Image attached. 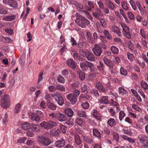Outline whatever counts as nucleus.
<instances>
[{
  "instance_id": "obj_1",
  "label": "nucleus",
  "mask_w": 148,
  "mask_h": 148,
  "mask_svg": "<svg viewBox=\"0 0 148 148\" xmlns=\"http://www.w3.org/2000/svg\"><path fill=\"white\" fill-rule=\"evenodd\" d=\"M1 98V106L5 109L9 108L10 106L9 96L5 95L4 93H0V98Z\"/></svg>"
},
{
  "instance_id": "obj_2",
  "label": "nucleus",
  "mask_w": 148,
  "mask_h": 148,
  "mask_svg": "<svg viewBox=\"0 0 148 148\" xmlns=\"http://www.w3.org/2000/svg\"><path fill=\"white\" fill-rule=\"evenodd\" d=\"M76 23L81 27L84 28H86L87 26L90 24V21L85 17H81L80 18H77L75 20Z\"/></svg>"
},
{
  "instance_id": "obj_3",
  "label": "nucleus",
  "mask_w": 148,
  "mask_h": 148,
  "mask_svg": "<svg viewBox=\"0 0 148 148\" xmlns=\"http://www.w3.org/2000/svg\"><path fill=\"white\" fill-rule=\"evenodd\" d=\"M80 67L83 71H86L89 68L90 71L93 72L95 69L94 65L91 62L86 61L85 63L80 64Z\"/></svg>"
},
{
  "instance_id": "obj_4",
  "label": "nucleus",
  "mask_w": 148,
  "mask_h": 148,
  "mask_svg": "<svg viewBox=\"0 0 148 148\" xmlns=\"http://www.w3.org/2000/svg\"><path fill=\"white\" fill-rule=\"evenodd\" d=\"M40 126L44 129L49 130L53 128L56 125V123L54 121H50L49 122L43 121L40 124Z\"/></svg>"
},
{
  "instance_id": "obj_5",
  "label": "nucleus",
  "mask_w": 148,
  "mask_h": 148,
  "mask_svg": "<svg viewBox=\"0 0 148 148\" xmlns=\"http://www.w3.org/2000/svg\"><path fill=\"white\" fill-rule=\"evenodd\" d=\"M38 142L42 145L47 146L51 143V140L49 138L43 136H39L38 137Z\"/></svg>"
},
{
  "instance_id": "obj_6",
  "label": "nucleus",
  "mask_w": 148,
  "mask_h": 148,
  "mask_svg": "<svg viewBox=\"0 0 148 148\" xmlns=\"http://www.w3.org/2000/svg\"><path fill=\"white\" fill-rule=\"evenodd\" d=\"M92 50L94 54L97 57H99L101 56L103 51L101 46L97 44L94 45Z\"/></svg>"
},
{
  "instance_id": "obj_7",
  "label": "nucleus",
  "mask_w": 148,
  "mask_h": 148,
  "mask_svg": "<svg viewBox=\"0 0 148 148\" xmlns=\"http://www.w3.org/2000/svg\"><path fill=\"white\" fill-rule=\"evenodd\" d=\"M52 97L58 104L62 106L64 103V100L62 96L59 93H53L51 95Z\"/></svg>"
},
{
  "instance_id": "obj_8",
  "label": "nucleus",
  "mask_w": 148,
  "mask_h": 148,
  "mask_svg": "<svg viewBox=\"0 0 148 148\" xmlns=\"http://www.w3.org/2000/svg\"><path fill=\"white\" fill-rule=\"evenodd\" d=\"M79 94V93H70L67 96V98L73 104H74L76 103L77 98Z\"/></svg>"
},
{
  "instance_id": "obj_9",
  "label": "nucleus",
  "mask_w": 148,
  "mask_h": 148,
  "mask_svg": "<svg viewBox=\"0 0 148 148\" xmlns=\"http://www.w3.org/2000/svg\"><path fill=\"white\" fill-rule=\"evenodd\" d=\"M3 2L15 9H17L18 5L17 2L14 0H3Z\"/></svg>"
},
{
  "instance_id": "obj_10",
  "label": "nucleus",
  "mask_w": 148,
  "mask_h": 148,
  "mask_svg": "<svg viewBox=\"0 0 148 148\" xmlns=\"http://www.w3.org/2000/svg\"><path fill=\"white\" fill-rule=\"evenodd\" d=\"M70 51L71 55L75 60L79 61H81L82 60V58L76 51L72 49Z\"/></svg>"
},
{
  "instance_id": "obj_11",
  "label": "nucleus",
  "mask_w": 148,
  "mask_h": 148,
  "mask_svg": "<svg viewBox=\"0 0 148 148\" xmlns=\"http://www.w3.org/2000/svg\"><path fill=\"white\" fill-rule=\"evenodd\" d=\"M68 66L72 69H75L76 67V64L75 61L71 59L68 60L67 61Z\"/></svg>"
},
{
  "instance_id": "obj_12",
  "label": "nucleus",
  "mask_w": 148,
  "mask_h": 148,
  "mask_svg": "<svg viewBox=\"0 0 148 148\" xmlns=\"http://www.w3.org/2000/svg\"><path fill=\"white\" fill-rule=\"evenodd\" d=\"M87 59L90 61H94L95 60V58L93 54L90 52L87 51L85 56Z\"/></svg>"
},
{
  "instance_id": "obj_13",
  "label": "nucleus",
  "mask_w": 148,
  "mask_h": 148,
  "mask_svg": "<svg viewBox=\"0 0 148 148\" xmlns=\"http://www.w3.org/2000/svg\"><path fill=\"white\" fill-rule=\"evenodd\" d=\"M16 16L13 15H12L4 16L2 18V20L3 21H11L16 19Z\"/></svg>"
},
{
  "instance_id": "obj_14",
  "label": "nucleus",
  "mask_w": 148,
  "mask_h": 148,
  "mask_svg": "<svg viewBox=\"0 0 148 148\" xmlns=\"http://www.w3.org/2000/svg\"><path fill=\"white\" fill-rule=\"evenodd\" d=\"M65 143V141L64 139L61 138L56 142L55 146L57 147H61L64 145Z\"/></svg>"
},
{
  "instance_id": "obj_15",
  "label": "nucleus",
  "mask_w": 148,
  "mask_h": 148,
  "mask_svg": "<svg viewBox=\"0 0 148 148\" xmlns=\"http://www.w3.org/2000/svg\"><path fill=\"white\" fill-rule=\"evenodd\" d=\"M112 31L116 33L119 36L121 37L122 36V33L120 31L119 28L116 26H113L111 27Z\"/></svg>"
},
{
  "instance_id": "obj_16",
  "label": "nucleus",
  "mask_w": 148,
  "mask_h": 148,
  "mask_svg": "<svg viewBox=\"0 0 148 148\" xmlns=\"http://www.w3.org/2000/svg\"><path fill=\"white\" fill-rule=\"evenodd\" d=\"M92 14L97 19H100V16H103V14L100 9H98L96 12H93Z\"/></svg>"
},
{
  "instance_id": "obj_17",
  "label": "nucleus",
  "mask_w": 148,
  "mask_h": 148,
  "mask_svg": "<svg viewBox=\"0 0 148 148\" xmlns=\"http://www.w3.org/2000/svg\"><path fill=\"white\" fill-rule=\"evenodd\" d=\"M106 7L109 9L112 10H113L115 7L114 5L110 0H108L106 1Z\"/></svg>"
},
{
  "instance_id": "obj_18",
  "label": "nucleus",
  "mask_w": 148,
  "mask_h": 148,
  "mask_svg": "<svg viewBox=\"0 0 148 148\" xmlns=\"http://www.w3.org/2000/svg\"><path fill=\"white\" fill-rule=\"evenodd\" d=\"M57 116L58 117V120L60 122L65 121L66 119V117L63 114L60 113L57 114Z\"/></svg>"
},
{
  "instance_id": "obj_19",
  "label": "nucleus",
  "mask_w": 148,
  "mask_h": 148,
  "mask_svg": "<svg viewBox=\"0 0 148 148\" xmlns=\"http://www.w3.org/2000/svg\"><path fill=\"white\" fill-rule=\"evenodd\" d=\"M29 117L32 121H35L36 122L39 121L41 118L39 115L33 114H32Z\"/></svg>"
},
{
  "instance_id": "obj_20",
  "label": "nucleus",
  "mask_w": 148,
  "mask_h": 148,
  "mask_svg": "<svg viewBox=\"0 0 148 148\" xmlns=\"http://www.w3.org/2000/svg\"><path fill=\"white\" fill-rule=\"evenodd\" d=\"M31 127V124L27 122L24 123L21 125L22 129L25 130H28Z\"/></svg>"
},
{
  "instance_id": "obj_21",
  "label": "nucleus",
  "mask_w": 148,
  "mask_h": 148,
  "mask_svg": "<svg viewBox=\"0 0 148 148\" xmlns=\"http://www.w3.org/2000/svg\"><path fill=\"white\" fill-rule=\"evenodd\" d=\"M65 41L64 37L63 36L61 35L60 38V41L58 43V47H61L63 46V44H66L64 43Z\"/></svg>"
},
{
  "instance_id": "obj_22",
  "label": "nucleus",
  "mask_w": 148,
  "mask_h": 148,
  "mask_svg": "<svg viewBox=\"0 0 148 148\" xmlns=\"http://www.w3.org/2000/svg\"><path fill=\"white\" fill-rule=\"evenodd\" d=\"M75 142L76 145H79L82 143V141L79 136L77 134L75 135Z\"/></svg>"
},
{
  "instance_id": "obj_23",
  "label": "nucleus",
  "mask_w": 148,
  "mask_h": 148,
  "mask_svg": "<svg viewBox=\"0 0 148 148\" xmlns=\"http://www.w3.org/2000/svg\"><path fill=\"white\" fill-rule=\"evenodd\" d=\"M64 111L65 114L69 117L72 116L73 114V112L71 108H66Z\"/></svg>"
},
{
  "instance_id": "obj_24",
  "label": "nucleus",
  "mask_w": 148,
  "mask_h": 148,
  "mask_svg": "<svg viewBox=\"0 0 148 148\" xmlns=\"http://www.w3.org/2000/svg\"><path fill=\"white\" fill-rule=\"evenodd\" d=\"M96 86L97 88L99 90V92L101 91L103 92L105 91L104 88L100 82H99L96 84Z\"/></svg>"
},
{
  "instance_id": "obj_25",
  "label": "nucleus",
  "mask_w": 148,
  "mask_h": 148,
  "mask_svg": "<svg viewBox=\"0 0 148 148\" xmlns=\"http://www.w3.org/2000/svg\"><path fill=\"white\" fill-rule=\"evenodd\" d=\"M107 124L110 127H112L116 124L115 120L113 118L110 119L107 121Z\"/></svg>"
},
{
  "instance_id": "obj_26",
  "label": "nucleus",
  "mask_w": 148,
  "mask_h": 148,
  "mask_svg": "<svg viewBox=\"0 0 148 148\" xmlns=\"http://www.w3.org/2000/svg\"><path fill=\"white\" fill-rule=\"evenodd\" d=\"M103 60L104 61L105 64L107 66L109 67V69H111V68H112V63L111 61L108 60L106 57H104V58H103Z\"/></svg>"
},
{
  "instance_id": "obj_27",
  "label": "nucleus",
  "mask_w": 148,
  "mask_h": 148,
  "mask_svg": "<svg viewBox=\"0 0 148 148\" xmlns=\"http://www.w3.org/2000/svg\"><path fill=\"white\" fill-rule=\"evenodd\" d=\"M121 137L125 140H127L129 143H134L135 142V140L125 135L122 136Z\"/></svg>"
},
{
  "instance_id": "obj_28",
  "label": "nucleus",
  "mask_w": 148,
  "mask_h": 148,
  "mask_svg": "<svg viewBox=\"0 0 148 148\" xmlns=\"http://www.w3.org/2000/svg\"><path fill=\"white\" fill-rule=\"evenodd\" d=\"M83 139L84 142L89 143H91L93 142L92 139L90 137L87 136H83Z\"/></svg>"
},
{
  "instance_id": "obj_29",
  "label": "nucleus",
  "mask_w": 148,
  "mask_h": 148,
  "mask_svg": "<svg viewBox=\"0 0 148 148\" xmlns=\"http://www.w3.org/2000/svg\"><path fill=\"white\" fill-rule=\"evenodd\" d=\"M77 73L80 79L82 81L84 80L85 78V73L81 71L78 72Z\"/></svg>"
},
{
  "instance_id": "obj_30",
  "label": "nucleus",
  "mask_w": 148,
  "mask_h": 148,
  "mask_svg": "<svg viewBox=\"0 0 148 148\" xmlns=\"http://www.w3.org/2000/svg\"><path fill=\"white\" fill-rule=\"evenodd\" d=\"M110 49L112 53L114 54H118L119 53V50L116 47L112 45L110 48Z\"/></svg>"
},
{
  "instance_id": "obj_31",
  "label": "nucleus",
  "mask_w": 148,
  "mask_h": 148,
  "mask_svg": "<svg viewBox=\"0 0 148 148\" xmlns=\"http://www.w3.org/2000/svg\"><path fill=\"white\" fill-rule=\"evenodd\" d=\"M100 101L101 103L107 104L109 103V101L107 97H103L100 100Z\"/></svg>"
},
{
  "instance_id": "obj_32",
  "label": "nucleus",
  "mask_w": 148,
  "mask_h": 148,
  "mask_svg": "<svg viewBox=\"0 0 148 148\" xmlns=\"http://www.w3.org/2000/svg\"><path fill=\"white\" fill-rule=\"evenodd\" d=\"M126 113L123 111H121L119 113V118L120 121H121L123 118L126 116Z\"/></svg>"
},
{
  "instance_id": "obj_33",
  "label": "nucleus",
  "mask_w": 148,
  "mask_h": 148,
  "mask_svg": "<svg viewBox=\"0 0 148 148\" xmlns=\"http://www.w3.org/2000/svg\"><path fill=\"white\" fill-rule=\"evenodd\" d=\"M138 140L140 142L143 143L144 142L146 141L147 139V137L145 136L140 135L138 137Z\"/></svg>"
},
{
  "instance_id": "obj_34",
  "label": "nucleus",
  "mask_w": 148,
  "mask_h": 148,
  "mask_svg": "<svg viewBox=\"0 0 148 148\" xmlns=\"http://www.w3.org/2000/svg\"><path fill=\"white\" fill-rule=\"evenodd\" d=\"M92 114L93 116L96 118L99 119L100 118V115L98 112L96 110H93L92 111Z\"/></svg>"
},
{
  "instance_id": "obj_35",
  "label": "nucleus",
  "mask_w": 148,
  "mask_h": 148,
  "mask_svg": "<svg viewBox=\"0 0 148 148\" xmlns=\"http://www.w3.org/2000/svg\"><path fill=\"white\" fill-rule=\"evenodd\" d=\"M32 130L33 131L35 132H38L40 130V127L39 125L32 124Z\"/></svg>"
},
{
  "instance_id": "obj_36",
  "label": "nucleus",
  "mask_w": 148,
  "mask_h": 148,
  "mask_svg": "<svg viewBox=\"0 0 148 148\" xmlns=\"http://www.w3.org/2000/svg\"><path fill=\"white\" fill-rule=\"evenodd\" d=\"M93 135L99 138H101L100 132L97 129H95L93 130Z\"/></svg>"
},
{
  "instance_id": "obj_37",
  "label": "nucleus",
  "mask_w": 148,
  "mask_h": 148,
  "mask_svg": "<svg viewBox=\"0 0 148 148\" xmlns=\"http://www.w3.org/2000/svg\"><path fill=\"white\" fill-rule=\"evenodd\" d=\"M8 13V11L5 10L3 6L0 5V14L5 15Z\"/></svg>"
},
{
  "instance_id": "obj_38",
  "label": "nucleus",
  "mask_w": 148,
  "mask_h": 148,
  "mask_svg": "<svg viewBox=\"0 0 148 148\" xmlns=\"http://www.w3.org/2000/svg\"><path fill=\"white\" fill-rule=\"evenodd\" d=\"M56 90H58L61 92H64L65 90V88L62 85L58 84L56 86Z\"/></svg>"
},
{
  "instance_id": "obj_39",
  "label": "nucleus",
  "mask_w": 148,
  "mask_h": 148,
  "mask_svg": "<svg viewBox=\"0 0 148 148\" xmlns=\"http://www.w3.org/2000/svg\"><path fill=\"white\" fill-rule=\"evenodd\" d=\"M105 66V65L100 62H99V64L97 66V68L101 71H103L104 70Z\"/></svg>"
},
{
  "instance_id": "obj_40",
  "label": "nucleus",
  "mask_w": 148,
  "mask_h": 148,
  "mask_svg": "<svg viewBox=\"0 0 148 148\" xmlns=\"http://www.w3.org/2000/svg\"><path fill=\"white\" fill-rule=\"evenodd\" d=\"M121 6L123 10H129V8L127 5V3L124 1L121 2Z\"/></svg>"
},
{
  "instance_id": "obj_41",
  "label": "nucleus",
  "mask_w": 148,
  "mask_h": 148,
  "mask_svg": "<svg viewBox=\"0 0 148 148\" xmlns=\"http://www.w3.org/2000/svg\"><path fill=\"white\" fill-rule=\"evenodd\" d=\"M47 105L48 108L52 110H55L56 109V106L50 102L48 103Z\"/></svg>"
},
{
  "instance_id": "obj_42",
  "label": "nucleus",
  "mask_w": 148,
  "mask_h": 148,
  "mask_svg": "<svg viewBox=\"0 0 148 148\" xmlns=\"http://www.w3.org/2000/svg\"><path fill=\"white\" fill-rule=\"evenodd\" d=\"M141 87L144 89L146 90L148 88V85L145 81H143L141 82Z\"/></svg>"
},
{
  "instance_id": "obj_43",
  "label": "nucleus",
  "mask_w": 148,
  "mask_h": 148,
  "mask_svg": "<svg viewBox=\"0 0 148 148\" xmlns=\"http://www.w3.org/2000/svg\"><path fill=\"white\" fill-rule=\"evenodd\" d=\"M57 81L59 82L64 83L65 82V79L61 75H59L57 78Z\"/></svg>"
},
{
  "instance_id": "obj_44",
  "label": "nucleus",
  "mask_w": 148,
  "mask_h": 148,
  "mask_svg": "<svg viewBox=\"0 0 148 148\" xmlns=\"http://www.w3.org/2000/svg\"><path fill=\"white\" fill-rule=\"evenodd\" d=\"M127 56L128 59L130 61H132L134 57V55L129 52H127Z\"/></svg>"
},
{
  "instance_id": "obj_45",
  "label": "nucleus",
  "mask_w": 148,
  "mask_h": 148,
  "mask_svg": "<svg viewBox=\"0 0 148 148\" xmlns=\"http://www.w3.org/2000/svg\"><path fill=\"white\" fill-rule=\"evenodd\" d=\"M78 115L80 117H86L87 116L86 114L84 111H80L77 112Z\"/></svg>"
},
{
  "instance_id": "obj_46",
  "label": "nucleus",
  "mask_w": 148,
  "mask_h": 148,
  "mask_svg": "<svg viewBox=\"0 0 148 148\" xmlns=\"http://www.w3.org/2000/svg\"><path fill=\"white\" fill-rule=\"evenodd\" d=\"M21 108V105L20 104H17L15 106L14 109L15 113H18L20 111Z\"/></svg>"
},
{
  "instance_id": "obj_47",
  "label": "nucleus",
  "mask_w": 148,
  "mask_h": 148,
  "mask_svg": "<svg viewBox=\"0 0 148 148\" xmlns=\"http://www.w3.org/2000/svg\"><path fill=\"white\" fill-rule=\"evenodd\" d=\"M89 88L86 85H84L82 88L81 89L82 92H90L89 90H88Z\"/></svg>"
},
{
  "instance_id": "obj_48",
  "label": "nucleus",
  "mask_w": 148,
  "mask_h": 148,
  "mask_svg": "<svg viewBox=\"0 0 148 148\" xmlns=\"http://www.w3.org/2000/svg\"><path fill=\"white\" fill-rule=\"evenodd\" d=\"M120 73L121 75H123L124 76L127 75V70L124 69L122 67H121L120 70Z\"/></svg>"
},
{
  "instance_id": "obj_49",
  "label": "nucleus",
  "mask_w": 148,
  "mask_h": 148,
  "mask_svg": "<svg viewBox=\"0 0 148 148\" xmlns=\"http://www.w3.org/2000/svg\"><path fill=\"white\" fill-rule=\"evenodd\" d=\"M132 107L134 110L139 112H141L142 110L137 105L133 104L132 105Z\"/></svg>"
},
{
  "instance_id": "obj_50",
  "label": "nucleus",
  "mask_w": 148,
  "mask_h": 148,
  "mask_svg": "<svg viewBox=\"0 0 148 148\" xmlns=\"http://www.w3.org/2000/svg\"><path fill=\"white\" fill-rule=\"evenodd\" d=\"M103 33L106 36V37L108 39H110L112 38V36L106 30H104L103 31Z\"/></svg>"
},
{
  "instance_id": "obj_51",
  "label": "nucleus",
  "mask_w": 148,
  "mask_h": 148,
  "mask_svg": "<svg viewBox=\"0 0 148 148\" xmlns=\"http://www.w3.org/2000/svg\"><path fill=\"white\" fill-rule=\"evenodd\" d=\"M66 123L70 126L73 125V119H69L66 122Z\"/></svg>"
},
{
  "instance_id": "obj_52",
  "label": "nucleus",
  "mask_w": 148,
  "mask_h": 148,
  "mask_svg": "<svg viewBox=\"0 0 148 148\" xmlns=\"http://www.w3.org/2000/svg\"><path fill=\"white\" fill-rule=\"evenodd\" d=\"M130 3L134 10H136V3H134L133 0H130L129 2Z\"/></svg>"
},
{
  "instance_id": "obj_53",
  "label": "nucleus",
  "mask_w": 148,
  "mask_h": 148,
  "mask_svg": "<svg viewBox=\"0 0 148 148\" xmlns=\"http://www.w3.org/2000/svg\"><path fill=\"white\" fill-rule=\"evenodd\" d=\"M92 37L94 43H95L98 38V34L96 32H95L93 34Z\"/></svg>"
},
{
  "instance_id": "obj_54",
  "label": "nucleus",
  "mask_w": 148,
  "mask_h": 148,
  "mask_svg": "<svg viewBox=\"0 0 148 148\" xmlns=\"http://www.w3.org/2000/svg\"><path fill=\"white\" fill-rule=\"evenodd\" d=\"M134 44L131 41H130L128 43V47L130 50H132L134 49Z\"/></svg>"
},
{
  "instance_id": "obj_55",
  "label": "nucleus",
  "mask_w": 148,
  "mask_h": 148,
  "mask_svg": "<svg viewBox=\"0 0 148 148\" xmlns=\"http://www.w3.org/2000/svg\"><path fill=\"white\" fill-rule=\"evenodd\" d=\"M88 5L89 6L90 8L89 10L91 11L92 9L94 7L93 3L91 1H88L87 3Z\"/></svg>"
},
{
  "instance_id": "obj_56",
  "label": "nucleus",
  "mask_w": 148,
  "mask_h": 148,
  "mask_svg": "<svg viewBox=\"0 0 148 148\" xmlns=\"http://www.w3.org/2000/svg\"><path fill=\"white\" fill-rule=\"evenodd\" d=\"M123 30L125 32V33L126 32H130V31L129 27L126 25L122 26Z\"/></svg>"
},
{
  "instance_id": "obj_57",
  "label": "nucleus",
  "mask_w": 148,
  "mask_h": 148,
  "mask_svg": "<svg viewBox=\"0 0 148 148\" xmlns=\"http://www.w3.org/2000/svg\"><path fill=\"white\" fill-rule=\"evenodd\" d=\"M52 134L56 136H58L60 134V130H53L52 131Z\"/></svg>"
},
{
  "instance_id": "obj_58",
  "label": "nucleus",
  "mask_w": 148,
  "mask_h": 148,
  "mask_svg": "<svg viewBox=\"0 0 148 148\" xmlns=\"http://www.w3.org/2000/svg\"><path fill=\"white\" fill-rule=\"evenodd\" d=\"M82 106L83 108L84 109H87L89 108V105L88 102H86L83 103L82 105Z\"/></svg>"
},
{
  "instance_id": "obj_59",
  "label": "nucleus",
  "mask_w": 148,
  "mask_h": 148,
  "mask_svg": "<svg viewBox=\"0 0 148 148\" xmlns=\"http://www.w3.org/2000/svg\"><path fill=\"white\" fill-rule=\"evenodd\" d=\"M76 122L77 124L80 126H81L82 125L83 121L82 119L79 118H77L76 119Z\"/></svg>"
},
{
  "instance_id": "obj_60",
  "label": "nucleus",
  "mask_w": 148,
  "mask_h": 148,
  "mask_svg": "<svg viewBox=\"0 0 148 148\" xmlns=\"http://www.w3.org/2000/svg\"><path fill=\"white\" fill-rule=\"evenodd\" d=\"M43 74V72L41 71L40 73V74L38 76V79L37 82V84H38L39 82L42 80L43 79L42 75Z\"/></svg>"
},
{
  "instance_id": "obj_61",
  "label": "nucleus",
  "mask_w": 148,
  "mask_h": 148,
  "mask_svg": "<svg viewBox=\"0 0 148 148\" xmlns=\"http://www.w3.org/2000/svg\"><path fill=\"white\" fill-rule=\"evenodd\" d=\"M74 5L80 9H83L84 8V6L80 3L75 2L74 3Z\"/></svg>"
},
{
  "instance_id": "obj_62",
  "label": "nucleus",
  "mask_w": 148,
  "mask_h": 148,
  "mask_svg": "<svg viewBox=\"0 0 148 148\" xmlns=\"http://www.w3.org/2000/svg\"><path fill=\"white\" fill-rule=\"evenodd\" d=\"M101 25L104 27H106V21L104 19H100Z\"/></svg>"
},
{
  "instance_id": "obj_63",
  "label": "nucleus",
  "mask_w": 148,
  "mask_h": 148,
  "mask_svg": "<svg viewBox=\"0 0 148 148\" xmlns=\"http://www.w3.org/2000/svg\"><path fill=\"white\" fill-rule=\"evenodd\" d=\"M8 117V114L6 113H5L4 117L3 119V124L5 125V123L7 122V118Z\"/></svg>"
},
{
  "instance_id": "obj_64",
  "label": "nucleus",
  "mask_w": 148,
  "mask_h": 148,
  "mask_svg": "<svg viewBox=\"0 0 148 148\" xmlns=\"http://www.w3.org/2000/svg\"><path fill=\"white\" fill-rule=\"evenodd\" d=\"M79 54L81 56L85 57L87 51H85L84 50H83L82 49H80L79 50Z\"/></svg>"
}]
</instances>
